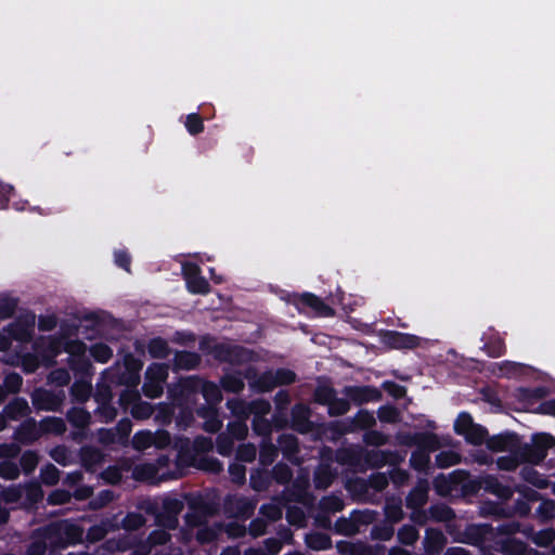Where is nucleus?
I'll use <instances>...</instances> for the list:
<instances>
[{"instance_id":"obj_27","label":"nucleus","mask_w":555,"mask_h":555,"mask_svg":"<svg viewBox=\"0 0 555 555\" xmlns=\"http://www.w3.org/2000/svg\"><path fill=\"white\" fill-rule=\"evenodd\" d=\"M81 465L87 472H94L95 467L103 461L102 452L94 447H82L80 449Z\"/></svg>"},{"instance_id":"obj_30","label":"nucleus","mask_w":555,"mask_h":555,"mask_svg":"<svg viewBox=\"0 0 555 555\" xmlns=\"http://www.w3.org/2000/svg\"><path fill=\"white\" fill-rule=\"evenodd\" d=\"M414 442L417 450H426L427 453L440 448L438 436L430 431L414 433Z\"/></svg>"},{"instance_id":"obj_38","label":"nucleus","mask_w":555,"mask_h":555,"mask_svg":"<svg viewBox=\"0 0 555 555\" xmlns=\"http://www.w3.org/2000/svg\"><path fill=\"white\" fill-rule=\"evenodd\" d=\"M40 431L42 435L53 434L63 435L66 430V425L63 418L56 416H47L39 423Z\"/></svg>"},{"instance_id":"obj_9","label":"nucleus","mask_w":555,"mask_h":555,"mask_svg":"<svg viewBox=\"0 0 555 555\" xmlns=\"http://www.w3.org/2000/svg\"><path fill=\"white\" fill-rule=\"evenodd\" d=\"M178 462L186 466H194L202 470L218 474L222 470L221 462L212 456H202L198 461L189 447H182L178 452Z\"/></svg>"},{"instance_id":"obj_47","label":"nucleus","mask_w":555,"mask_h":555,"mask_svg":"<svg viewBox=\"0 0 555 555\" xmlns=\"http://www.w3.org/2000/svg\"><path fill=\"white\" fill-rule=\"evenodd\" d=\"M464 438L473 446L487 444V440L489 439L488 430L482 425L475 424L466 434H464Z\"/></svg>"},{"instance_id":"obj_44","label":"nucleus","mask_w":555,"mask_h":555,"mask_svg":"<svg viewBox=\"0 0 555 555\" xmlns=\"http://www.w3.org/2000/svg\"><path fill=\"white\" fill-rule=\"evenodd\" d=\"M124 366L126 371L129 373V382L137 383L140 378V371L143 367V362L141 359L134 357L132 353H127L124 357Z\"/></svg>"},{"instance_id":"obj_60","label":"nucleus","mask_w":555,"mask_h":555,"mask_svg":"<svg viewBox=\"0 0 555 555\" xmlns=\"http://www.w3.org/2000/svg\"><path fill=\"white\" fill-rule=\"evenodd\" d=\"M40 479L46 486H55L60 480L59 468L51 463H47L40 469Z\"/></svg>"},{"instance_id":"obj_48","label":"nucleus","mask_w":555,"mask_h":555,"mask_svg":"<svg viewBox=\"0 0 555 555\" xmlns=\"http://www.w3.org/2000/svg\"><path fill=\"white\" fill-rule=\"evenodd\" d=\"M18 298L0 294V320L12 318L18 307Z\"/></svg>"},{"instance_id":"obj_25","label":"nucleus","mask_w":555,"mask_h":555,"mask_svg":"<svg viewBox=\"0 0 555 555\" xmlns=\"http://www.w3.org/2000/svg\"><path fill=\"white\" fill-rule=\"evenodd\" d=\"M202 361L201 356L197 352L194 351H188V350H180L176 351L173 360H172V366L175 371L180 370H194L199 366Z\"/></svg>"},{"instance_id":"obj_39","label":"nucleus","mask_w":555,"mask_h":555,"mask_svg":"<svg viewBox=\"0 0 555 555\" xmlns=\"http://www.w3.org/2000/svg\"><path fill=\"white\" fill-rule=\"evenodd\" d=\"M199 393H202L206 403L217 405L222 400L220 388L212 382L201 379Z\"/></svg>"},{"instance_id":"obj_54","label":"nucleus","mask_w":555,"mask_h":555,"mask_svg":"<svg viewBox=\"0 0 555 555\" xmlns=\"http://www.w3.org/2000/svg\"><path fill=\"white\" fill-rule=\"evenodd\" d=\"M39 463V455L37 451L26 450L20 457V466L25 475H30L35 472Z\"/></svg>"},{"instance_id":"obj_20","label":"nucleus","mask_w":555,"mask_h":555,"mask_svg":"<svg viewBox=\"0 0 555 555\" xmlns=\"http://www.w3.org/2000/svg\"><path fill=\"white\" fill-rule=\"evenodd\" d=\"M283 454V457L287 461L299 464V441L298 438L293 434H282L278 439L276 447Z\"/></svg>"},{"instance_id":"obj_58","label":"nucleus","mask_w":555,"mask_h":555,"mask_svg":"<svg viewBox=\"0 0 555 555\" xmlns=\"http://www.w3.org/2000/svg\"><path fill=\"white\" fill-rule=\"evenodd\" d=\"M168 376L167 366L162 363H152L145 371V379L164 384Z\"/></svg>"},{"instance_id":"obj_19","label":"nucleus","mask_w":555,"mask_h":555,"mask_svg":"<svg viewBox=\"0 0 555 555\" xmlns=\"http://www.w3.org/2000/svg\"><path fill=\"white\" fill-rule=\"evenodd\" d=\"M447 544V538L440 529L427 528L423 540L426 555H440Z\"/></svg>"},{"instance_id":"obj_17","label":"nucleus","mask_w":555,"mask_h":555,"mask_svg":"<svg viewBox=\"0 0 555 555\" xmlns=\"http://www.w3.org/2000/svg\"><path fill=\"white\" fill-rule=\"evenodd\" d=\"M310 417V408L305 403H296L291 411L292 428L299 434H308L312 431L314 426Z\"/></svg>"},{"instance_id":"obj_43","label":"nucleus","mask_w":555,"mask_h":555,"mask_svg":"<svg viewBox=\"0 0 555 555\" xmlns=\"http://www.w3.org/2000/svg\"><path fill=\"white\" fill-rule=\"evenodd\" d=\"M410 466L418 472V473H426L429 468L430 463V456L429 453L426 452V450H417L415 449L410 456Z\"/></svg>"},{"instance_id":"obj_55","label":"nucleus","mask_w":555,"mask_h":555,"mask_svg":"<svg viewBox=\"0 0 555 555\" xmlns=\"http://www.w3.org/2000/svg\"><path fill=\"white\" fill-rule=\"evenodd\" d=\"M109 531V524L102 521L89 527L86 533V541L88 543H96L103 541Z\"/></svg>"},{"instance_id":"obj_29","label":"nucleus","mask_w":555,"mask_h":555,"mask_svg":"<svg viewBox=\"0 0 555 555\" xmlns=\"http://www.w3.org/2000/svg\"><path fill=\"white\" fill-rule=\"evenodd\" d=\"M134 540L129 538L128 535H121L118 538H112V539H104V542L102 544V548L108 553H124L126 551H129L133 547Z\"/></svg>"},{"instance_id":"obj_3","label":"nucleus","mask_w":555,"mask_h":555,"mask_svg":"<svg viewBox=\"0 0 555 555\" xmlns=\"http://www.w3.org/2000/svg\"><path fill=\"white\" fill-rule=\"evenodd\" d=\"M555 446V437L547 433L532 436V442L520 448V459L525 463L539 465L547 456V451Z\"/></svg>"},{"instance_id":"obj_53","label":"nucleus","mask_w":555,"mask_h":555,"mask_svg":"<svg viewBox=\"0 0 555 555\" xmlns=\"http://www.w3.org/2000/svg\"><path fill=\"white\" fill-rule=\"evenodd\" d=\"M89 352L93 360L99 363H107L113 357L112 348L105 343L93 344Z\"/></svg>"},{"instance_id":"obj_62","label":"nucleus","mask_w":555,"mask_h":555,"mask_svg":"<svg viewBox=\"0 0 555 555\" xmlns=\"http://www.w3.org/2000/svg\"><path fill=\"white\" fill-rule=\"evenodd\" d=\"M186 289L194 295H207L210 292L208 281L201 274L186 283Z\"/></svg>"},{"instance_id":"obj_34","label":"nucleus","mask_w":555,"mask_h":555,"mask_svg":"<svg viewBox=\"0 0 555 555\" xmlns=\"http://www.w3.org/2000/svg\"><path fill=\"white\" fill-rule=\"evenodd\" d=\"M541 503L532 515L541 524H547L555 518V501L552 499H541Z\"/></svg>"},{"instance_id":"obj_2","label":"nucleus","mask_w":555,"mask_h":555,"mask_svg":"<svg viewBox=\"0 0 555 555\" xmlns=\"http://www.w3.org/2000/svg\"><path fill=\"white\" fill-rule=\"evenodd\" d=\"M201 378L189 376L180 378L178 383L168 386V399L171 405L182 406L195 404L199 395Z\"/></svg>"},{"instance_id":"obj_13","label":"nucleus","mask_w":555,"mask_h":555,"mask_svg":"<svg viewBox=\"0 0 555 555\" xmlns=\"http://www.w3.org/2000/svg\"><path fill=\"white\" fill-rule=\"evenodd\" d=\"M346 397L354 404L361 405L367 402L379 401L383 397L382 391L374 386H346L344 388Z\"/></svg>"},{"instance_id":"obj_23","label":"nucleus","mask_w":555,"mask_h":555,"mask_svg":"<svg viewBox=\"0 0 555 555\" xmlns=\"http://www.w3.org/2000/svg\"><path fill=\"white\" fill-rule=\"evenodd\" d=\"M483 490L502 501L511 500L514 494V488L502 483L500 479L493 475L483 476Z\"/></svg>"},{"instance_id":"obj_57","label":"nucleus","mask_w":555,"mask_h":555,"mask_svg":"<svg viewBox=\"0 0 555 555\" xmlns=\"http://www.w3.org/2000/svg\"><path fill=\"white\" fill-rule=\"evenodd\" d=\"M483 350L487 352L489 357L499 358L505 354L506 346L501 337L493 336L490 337V339L487 343H485Z\"/></svg>"},{"instance_id":"obj_15","label":"nucleus","mask_w":555,"mask_h":555,"mask_svg":"<svg viewBox=\"0 0 555 555\" xmlns=\"http://www.w3.org/2000/svg\"><path fill=\"white\" fill-rule=\"evenodd\" d=\"M429 482L426 478H418L415 486L405 496V507L413 512H420L428 501Z\"/></svg>"},{"instance_id":"obj_64","label":"nucleus","mask_w":555,"mask_h":555,"mask_svg":"<svg viewBox=\"0 0 555 555\" xmlns=\"http://www.w3.org/2000/svg\"><path fill=\"white\" fill-rule=\"evenodd\" d=\"M157 468L154 464L145 463L137 465L133 469V477L138 481H147L155 478Z\"/></svg>"},{"instance_id":"obj_40","label":"nucleus","mask_w":555,"mask_h":555,"mask_svg":"<svg viewBox=\"0 0 555 555\" xmlns=\"http://www.w3.org/2000/svg\"><path fill=\"white\" fill-rule=\"evenodd\" d=\"M220 385L225 392L240 393L245 384L240 373L224 374L220 379Z\"/></svg>"},{"instance_id":"obj_61","label":"nucleus","mask_w":555,"mask_h":555,"mask_svg":"<svg viewBox=\"0 0 555 555\" xmlns=\"http://www.w3.org/2000/svg\"><path fill=\"white\" fill-rule=\"evenodd\" d=\"M483 515L494 516L496 518H508L507 506L503 503L488 501L481 507Z\"/></svg>"},{"instance_id":"obj_41","label":"nucleus","mask_w":555,"mask_h":555,"mask_svg":"<svg viewBox=\"0 0 555 555\" xmlns=\"http://www.w3.org/2000/svg\"><path fill=\"white\" fill-rule=\"evenodd\" d=\"M279 453V449L270 440H262L259 449V463L267 467L271 465Z\"/></svg>"},{"instance_id":"obj_45","label":"nucleus","mask_w":555,"mask_h":555,"mask_svg":"<svg viewBox=\"0 0 555 555\" xmlns=\"http://www.w3.org/2000/svg\"><path fill=\"white\" fill-rule=\"evenodd\" d=\"M270 474L272 481L281 486L287 485L293 478V470L283 462L276 463L270 470Z\"/></svg>"},{"instance_id":"obj_50","label":"nucleus","mask_w":555,"mask_h":555,"mask_svg":"<svg viewBox=\"0 0 555 555\" xmlns=\"http://www.w3.org/2000/svg\"><path fill=\"white\" fill-rule=\"evenodd\" d=\"M350 516L353 520L356 527L359 528V533L361 532V528L363 526L372 525L376 520L377 513L371 509H353L350 513Z\"/></svg>"},{"instance_id":"obj_24","label":"nucleus","mask_w":555,"mask_h":555,"mask_svg":"<svg viewBox=\"0 0 555 555\" xmlns=\"http://www.w3.org/2000/svg\"><path fill=\"white\" fill-rule=\"evenodd\" d=\"M493 533V528L488 524L472 525L466 528L465 535L472 545L483 547Z\"/></svg>"},{"instance_id":"obj_6","label":"nucleus","mask_w":555,"mask_h":555,"mask_svg":"<svg viewBox=\"0 0 555 555\" xmlns=\"http://www.w3.org/2000/svg\"><path fill=\"white\" fill-rule=\"evenodd\" d=\"M519 493V498L515 500L513 506H507L508 518L513 516H518L520 518H526L531 515V504L540 501L542 499V494L537 490L526 486V485H516L514 487V493Z\"/></svg>"},{"instance_id":"obj_4","label":"nucleus","mask_w":555,"mask_h":555,"mask_svg":"<svg viewBox=\"0 0 555 555\" xmlns=\"http://www.w3.org/2000/svg\"><path fill=\"white\" fill-rule=\"evenodd\" d=\"M56 537L55 529L52 526L44 525L34 529L30 533V542L26 546V555H46L47 552L55 555L59 552L54 545Z\"/></svg>"},{"instance_id":"obj_18","label":"nucleus","mask_w":555,"mask_h":555,"mask_svg":"<svg viewBox=\"0 0 555 555\" xmlns=\"http://www.w3.org/2000/svg\"><path fill=\"white\" fill-rule=\"evenodd\" d=\"M464 469H455L448 476L444 474H438L434 480L433 486L437 494L444 496L450 494L452 491L459 490V485H461V477L464 476Z\"/></svg>"},{"instance_id":"obj_56","label":"nucleus","mask_w":555,"mask_h":555,"mask_svg":"<svg viewBox=\"0 0 555 555\" xmlns=\"http://www.w3.org/2000/svg\"><path fill=\"white\" fill-rule=\"evenodd\" d=\"M337 395L334 387L330 385H319L314 389L313 400L315 403L321 405H327L331 401L334 400V397Z\"/></svg>"},{"instance_id":"obj_10","label":"nucleus","mask_w":555,"mask_h":555,"mask_svg":"<svg viewBox=\"0 0 555 555\" xmlns=\"http://www.w3.org/2000/svg\"><path fill=\"white\" fill-rule=\"evenodd\" d=\"M34 349L39 353L42 364L51 367L63 349V340L57 336H49L47 341L41 338L34 344Z\"/></svg>"},{"instance_id":"obj_28","label":"nucleus","mask_w":555,"mask_h":555,"mask_svg":"<svg viewBox=\"0 0 555 555\" xmlns=\"http://www.w3.org/2000/svg\"><path fill=\"white\" fill-rule=\"evenodd\" d=\"M272 483L270 470L266 467L255 468L250 472L249 486L257 492H262L269 489Z\"/></svg>"},{"instance_id":"obj_46","label":"nucleus","mask_w":555,"mask_h":555,"mask_svg":"<svg viewBox=\"0 0 555 555\" xmlns=\"http://www.w3.org/2000/svg\"><path fill=\"white\" fill-rule=\"evenodd\" d=\"M516 391L519 400L530 403L541 400L547 395L546 388L542 386L534 388L519 387Z\"/></svg>"},{"instance_id":"obj_37","label":"nucleus","mask_w":555,"mask_h":555,"mask_svg":"<svg viewBox=\"0 0 555 555\" xmlns=\"http://www.w3.org/2000/svg\"><path fill=\"white\" fill-rule=\"evenodd\" d=\"M306 544L313 551H325L332 547V539L325 532H312L306 535Z\"/></svg>"},{"instance_id":"obj_8","label":"nucleus","mask_w":555,"mask_h":555,"mask_svg":"<svg viewBox=\"0 0 555 555\" xmlns=\"http://www.w3.org/2000/svg\"><path fill=\"white\" fill-rule=\"evenodd\" d=\"M65 400L64 390H50L42 387L36 388L31 393V403L37 411L61 410Z\"/></svg>"},{"instance_id":"obj_63","label":"nucleus","mask_w":555,"mask_h":555,"mask_svg":"<svg viewBox=\"0 0 555 555\" xmlns=\"http://www.w3.org/2000/svg\"><path fill=\"white\" fill-rule=\"evenodd\" d=\"M145 517L135 512L128 513L121 520V526L127 531H134L145 525Z\"/></svg>"},{"instance_id":"obj_51","label":"nucleus","mask_w":555,"mask_h":555,"mask_svg":"<svg viewBox=\"0 0 555 555\" xmlns=\"http://www.w3.org/2000/svg\"><path fill=\"white\" fill-rule=\"evenodd\" d=\"M418 538V530L413 525H403L397 532V539L402 545L412 546Z\"/></svg>"},{"instance_id":"obj_22","label":"nucleus","mask_w":555,"mask_h":555,"mask_svg":"<svg viewBox=\"0 0 555 555\" xmlns=\"http://www.w3.org/2000/svg\"><path fill=\"white\" fill-rule=\"evenodd\" d=\"M298 302L304 307L310 308L319 317H333L335 314V310L331 306L312 293L301 294Z\"/></svg>"},{"instance_id":"obj_52","label":"nucleus","mask_w":555,"mask_h":555,"mask_svg":"<svg viewBox=\"0 0 555 555\" xmlns=\"http://www.w3.org/2000/svg\"><path fill=\"white\" fill-rule=\"evenodd\" d=\"M334 531L345 537H353L359 533V528L354 526L351 516L348 518L341 516L334 524Z\"/></svg>"},{"instance_id":"obj_11","label":"nucleus","mask_w":555,"mask_h":555,"mask_svg":"<svg viewBox=\"0 0 555 555\" xmlns=\"http://www.w3.org/2000/svg\"><path fill=\"white\" fill-rule=\"evenodd\" d=\"M380 338L382 343L391 349H414L421 343L420 337L416 335L392 330L384 331Z\"/></svg>"},{"instance_id":"obj_31","label":"nucleus","mask_w":555,"mask_h":555,"mask_svg":"<svg viewBox=\"0 0 555 555\" xmlns=\"http://www.w3.org/2000/svg\"><path fill=\"white\" fill-rule=\"evenodd\" d=\"M66 418L73 427L81 430L86 429L91 422L90 413L79 406L70 408L66 413Z\"/></svg>"},{"instance_id":"obj_14","label":"nucleus","mask_w":555,"mask_h":555,"mask_svg":"<svg viewBox=\"0 0 555 555\" xmlns=\"http://www.w3.org/2000/svg\"><path fill=\"white\" fill-rule=\"evenodd\" d=\"M487 448L492 452H520V438L516 433H501L489 437Z\"/></svg>"},{"instance_id":"obj_59","label":"nucleus","mask_w":555,"mask_h":555,"mask_svg":"<svg viewBox=\"0 0 555 555\" xmlns=\"http://www.w3.org/2000/svg\"><path fill=\"white\" fill-rule=\"evenodd\" d=\"M251 429L257 435L262 437V440H270L272 425L266 417H253Z\"/></svg>"},{"instance_id":"obj_49","label":"nucleus","mask_w":555,"mask_h":555,"mask_svg":"<svg viewBox=\"0 0 555 555\" xmlns=\"http://www.w3.org/2000/svg\"><path fill=\"white\" fill-rule=\"evenodd\" d=\"M18 358L21 360L22 369L26 374L35 373L42 364L41 358L37 351L35 353L25 352L18 354Z\"/></svg>"},{"instance_id":"obj_42","label":"nucleus","mask_w":555,"mask_h":555,"mask_svg":"<svg viewBox=\"0 0 555 555\" xmlns=\"http://www.w3.org/2000/svg\"><path fill=\"white\" fill-rule=\"evenodd\" d=\"M521 478L538 489H545L548 486V481L543 477L537 469L531 466H524L520 470Z\"/></svg>"},{"instance_id":"obj_5","label":"nucleus","mask_w":555,"mask_h":555,"mask_svg":"<svg viewBox=\"0 0 555 555\" xmlns=\"http://www.w3.org/2000/svg\"><path fill=\"white\" fill-rule=\"evenodd\" d=\"M36 314L31 310L17 315L14 321L3 327V332L9 333L11 338L21 344H29L35 335Z\"/></svg>"},{"instance_id":"obj_32","label":"nucleus","mask_w":555,"mask_h":555,"mask_svg":"<svg viewBox=\"0 0 555 555\" xmlns=\"http://www.w3.org/2000/svg\"><path fill=\"white\" fill-rule=\"evenodd\" d=\"M348 424H351L353 431L369 430L375 426L376 421L370 411L359 410L353 417H348Z\"/></svg>"},{"instance_id":"obj_33","label":"nucleus","mask_w":555,"mask_h":555,"mask_svg":"<svg viewBox=\"0 0 555 555\" xmlns=\"http://www.w3.org/2000/svg\"><path fill=\"white\" fill-rule=\"evenodd\" d=\"M464 476L461 477L462 482L459 485L463 495H476L481 489L483 490V476L478 478H472L467 470H464Z\"/></svg>"},{"instance_id":"obj_26","label":"nucleus","mask_w":555,"mask_h":555,"mask_svg":"<svg viewBox=\"0 0 555 555\" xmlns=\"http://www.w3.org/2000/svg\"><path fill=\"white\" fill-rule=\"evenodd\" d=\"M29 405L25 398H13L3 409V413L11 421H17L29 413Z\"/></svg>"},{"instance_id":"obj_12","label":"nucleus","mask_w":555,"mask_h":555,"mask_svg":"<svg viewBox=\"0 0 555 555\" xmlns=\"http://www.w3.org/2000/svg\"><path fill=\"white\" fill-rule=\"evenodd\" d=\"M244 377L248 380L250 388L257 393L270 392L276 387L273 370H267L258 374L254 366H249Z\"/></svg>"},{"instance_id":"obj_36","label":"nucleus","mask_w":555,"mask_h":555,"mask_svg":"<svg viewBox=\"0 0 555 555\" xmlns=\"http://www.w3.org/2000/svg\"><path fill=\"white\" fill-rule=\"evenodd\" d=\"M147 352L153 359H166L171 350L167 340L163 337H153L147 343Z\"/></svg>"},{"instance_id":"obj_7","label":"nucleus","mask_w":555,"mask_h":555,"mask_svg":"<svg viewBox=\"0 0 555 555\" xmlns=\"http://www.w3.org/2000/svg\"><path fill=\"white\" fill-rule=\"evenodd\" d=\"M49 526L55 529L56 537L54 538V545H56L59 552L69 545L80 543L83 540V529L77 524L56 521L50 522Z\"/></svg>"},{"instance_id":"obj_1","label":"nucleus","mask_w":555,"mask_h":555,"mask_svg":"<svg viewBox=\"0 0 555 555\" xmlns=\"http://www.w3.org/2000/svg\"><path fill=\"white\" fill-rule=\"evenodd\" d=\"M199 350L220 363L243 365L257 360V353L242 345L220 343L214 336L205 335L198 344Z\"/></svg>"},{"instance_id":"obj_21","label":"nucleus","mask_w":555,"mask_h":555,"mask_svg":"<svg viewBox=\"0 0 555 555\" xmlns=\"http://www.w3.org/2000/svg\"><path fill=\"white\" fill-rule=\"evenodd\" d=\"M183 504L178 499H166L163 502V512L157 516L158 522L166 525L168 528H175L177 525V516L182 511Z\"/></svg>"},{"instance_id":"obj_16","label":"nucleus","mask_w":555,"mask_h":555,"mask_svg":"<svg viewBox=\"0 0 555 555\" xmlns=\"http://www.w3.org/2000/svg\"><path fill=\"white\" fill-rule=\"evenodd\" d=\"M42 436L40 426L36 420L28 417L23 421L14 430L13 439L23 446H30Z\"/></svg>"},{"instance_id":"obj_35","label":"nucleus","mask_w":555,"mask_h":555,"mask_svg":"<svg viewBox=\"0 0 555 555\" xmlns=\"http://www.w3.org/2000/svg\"><path fill=\"white\" fill-rule=\"evenodd\" d=\"M92 392L91 384L87 380L77 379L69 388L73 401L85 403L89 400Z\"/></svg>"}]
</instances>
